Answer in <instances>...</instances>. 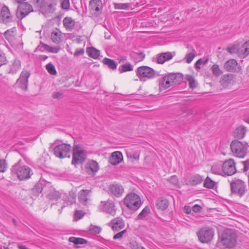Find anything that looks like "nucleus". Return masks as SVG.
Listing matches in <instances>:
<instances>
[{
	"label": "nucleus",
	"instance_id": "864d4df0",
	"mask_svg": "<svg viewBox=\"0 0 249 249\" xmlns=\"http://www.w3.org/2000/svg\"><path fill=\"white\" fill-rule=\"evenodd\" d=\"M46 49L49 52L53 53H57L58 52V51H59V49L57 47H50L48 45H46Z\"/></svg>",
	"mask_w": 249,
	"mask_h": 249
},
{
	"label": "nucleus",
	"instance_id": "a211bd4d",
	"mask_svg": "<svg viewBox=\"0 0 249 249\" xmlns=\"http://www.w3.org/2000/svg\"><path fill=\"white\" fill-rule=\"evenodd\" d=\"M99 170V165L97 161L91 160L86 165V172L89 175H94Z\"/></svg>",
	"mask_w": 249,
	"mask_h": 249
},
{
	"label": "nucleus",
	"instance_id": "774afa93",
	"mask_svg": "<svg viewBox=\"0 0 249 249\" xmlns=\"http://www.w3.org/2000/svg\"><path fill=\"white\" fill-rule=\"evenodd\" d=\"M74 214H75V216L79 219L81 218L83 216V215L82 214V212L80 211H76L75 212Z\"/></svg>",
	"mask_w": 249,
	"mask_h": 249
},
{
	"label": "nucleus",
	"instance_id": "ddd939ff",
	"mask_svg": "<svg viewBox=\"0 0 249 249\" xmlns=\"http://www.w3.org/2000/svg\"><path fill=\"white\" fill-rule=\"evenodd\" d=\"M86 159V154L83 150H80L77 145L73 148L72 164L76 165L82 163Z\"/></svg>",
	"mask_w": 249,
	"mask_h": 249
},
{
	"label": "nucleus",
	"instance_id": "aec40b11",
	"mask_svg": "<svg viewBox=\"0 0 249 249\" xmlns=\"http://www.w3.org/2000/svg\"><path fill=\"white\" fill-rule=\"evenodd\" d=\"M109 190L112 195L117 197L122 196L124 193V188L118 184H110L109 186Z\"/></svg>",
	"mask_w": 249,
	"mask_h": 249
},
{
	"label": "nucleus",
	"instance_id": "338daca9",
	"mask_svg": "<svg viewBox=\"0 0 249 249\" xmlns=\"http://www.w3.org/2000/svg\"><path fill=\"white\" fill-rule=\"evenodd\" d=\"M203 61L201 59H198L195 64L196 68V69H200V65L202 64Z\"/></svg>",
	"mask_w": 249,
	"mask_h": 249
},
{
	"label": "nucleus",
	"instance_id": "473e14b6",
	"mask_svg": "<svg viewBox=\"0 0 249 249\" xmlns=\"http://www.w3.org/2000/svg\"><path fill=\"white\" fill-rule=\"evenodd\" d=\"M87 53L89 57L93 58L94 59H96L100 55V51L93 48L90 47L88 48L87 49Z\"/></svg>",
	"mask_w": 249,
	"mask_h": 249
},
{
	"label": "nucleus",
	"instance_id": "20e7f679",
	"mask_svg": "<svg viewBox=\"0 0 249 249\" xmlns=\"http://www.w3.org/2000/svg\"><path fill=\"white\" fill-rule=\"evenodd\" d=\"M231 193L240 197H242L247 192L246 183L240 179L235 178L230 183Z\"/></svg>",
	"mask_w": 249,
	"mask_h": 249
},
{
	"label": "nucleus",
	"instance_id": "603ef678",
	"mask_svg": "<svg viewBox=\"0 0 249 249\" xmlns=\"http://www.w3.org/2000/svg\"><path fill=\"white\" fill-rule=\"evenodd\" d=\"M6 167L5 160H0V172H4L6 171Z\"/></svg>",
	"mask_w": 249,
	"mask_h": 249
},
{
	"label": "nucleus",
	"instance_id": "2f4dec72",
	"mask_svg": "<svg viewBox=\"0 0 249 249\" xmlns=\"http://www.w3.org/2000/svg\"><path fill=\"white\" fill-rule=\"evenodd\" d=\"M16 29L14 27L10 30H7L4 33V36L5 38L9 42H12L14 40L16 35Z\"/></svg>",
	"mask_w": 249,
	"mask_h": 249
},
{
	"label": "nucleus",
	"instance_id": "ea45409f",
	"mask_svg": "<svg viewBox=\"0 0 249 249\" xmlns=\"http://www.w3.org/2000/svg\"><path fill=\"white\" fill-rule=\"evenodd\" d=\"M61 194L58 191H53L48 195V198L51 200H57L60 197Z\"/></svg>",
	"mask_w": 249,
	"mask_h": 249
},
{
	"label": "nucleus",
	"instance_id": "72a5a7b5",
	"mask_svg": "<svg viewBox=\"0 0 249 249\" xmlns=\"http://www.w3.org/2000/svg\"><path fill=\"white\" fill-rule=\"evenodd\" d=\"M202 180L203 178L202 177L199 175L197 174L192 176L189 179V183L191 185L194 186L200 183Z\"/></svg>",
	"mask_w": 249,
	"mask_h": 249
},
{
	"label": "nucleus",
	"instance_id": "9b49d317",
	"mask_svg": "<svg viewBox=\"0 0 249 249\" xmlns=\"http://www.w3.org/2000/svg\"><path fill=\"white\" fill-rule=\"evenodd\" d=\"M31 75L29 71L23 70L20 74L19 78L16 82L17 87L22 90L26 91L28 89V78Z\"/></svg>",
	"mask_w": 249,
	"mask_h": 249
},
{
	"label": "nucleus",
	"instance_id": "6ab92c4d",
	"mask_svg": "<svg viewBox=\"0 0 249 249\" xmlns=\"http://www.w3.org/2000/svg\"><path fill=\"white\" fill-rule=\"evenodd\" d=\"M170 74L164 76L159 84L160 90L166 89L174 85Z\"/></svg>",
	"mask_w": 249,
	"mask_h": 249
},
{
	"label": "nucleus",
	"instance_id": "f257e3e1",
	"mask_svg": "<svg viewBox=\"0 0 249 249\" xmlns=\"http://www.w3.org/2000/svg\"><path fill=\"white\" fill-rule=\"evenodd\" d=\"M237 236L235 232L231 229L224 230L217 243V246L220 248H232L236 243Z\"/></svg>",
	"mask_w": 249,
	"mask_h": 249
},
{
	"label": "nucleus",
	"instance_id": "b1692460",
	"mask_svg": "<svg viewBox=\"0 0 249 249\" xmlns=\"http://www.w3.org/2000/svg\"><path fill=\"white\" fill-rule=\"evenodd\" d=\"M21 67V63L19 60L15 59L11 64L9 66L8 69L7 70L8 73L14 74L19 70Z\"/></svg>",
	"mask_w": 249,
	"mask_h": 249
},
{
	"label": "nucleus",
	"instance_id": "a878e982",
	"mask_svg": "<svg viewBox=\"0 0 249 249\" xmlns=\"http://www.w3.org/2000/svg\"><path fill=\"white\" fill-rule=\"evenodd\" d=\"M64 27L68 31H71L75 25L74 20L71 17H65L63 20Z\"/></svg>",
	"mask_w": 249,
	"mask_h": 249
},
{
	"label": "nucleus",
	"instance_id": "4be33fe9",
	"mask_svg": "<svg viewBox=\"0 0 249 249\" xmlns=\"http://www.w3.org/2000/svg\"><path fill=\"white\" fill-rule=\"evenodd\" d=\"M122 154L120 151H115L111 154L109 158V163L113 165L119 164L123 160Z\"/></svg>",
	"mask_w": 249,
	"mask_h": 249
},
{
	"label": "nucleus",
	"instance_id": "f704fd0d",
	"mask_svg": "<svg viewBox=\"0 0 249 249\" xmlns=\"http://www.w3.org/2000/svg\"><path fill=\"white\" fill-rule=\"evenodd\" d=\"M69 241L76 245H83L87 244L88 242V241L84 238L75 237H70Z\"/></svg>",
	"mask_w": 249,
	"mask_h": 249
},
{
	"label": "nucleus",
	"instance_id": "412c9836",
	"mask_svg": "<svg viewBox=\"0 0 249 249\" xmlns=\"http://www.w3.org/2000/svg\"><path fill=\"white\" fill-rule=\"evenodd\" d=\"M110 225L111 226L112 230L115 231L122 229L124 226V220L119 217L113 219L111 221Z\"/></svg>",
	"mask_w": 249,
	"mask_h": 249
},
{
	"label": "nucleus",
	"instance_id": "cd10ccee",
	"mask_svg": "<svg viewBox=\"0 0 249 249\" xmlns=\"http://www.w3.org/2000/svg\"><path fill=\"white\" fill-rule=\"evenodd\" d=\"M89 193V190H82L80 191L78 194V199L79 201L84 205H86L88 200V195Z\"/></svg>",
	"mask_w": 249,
	"mask_h": 249
},
{
	"label": "nucleus",
	"instance_id": "052dcab7",
	"mask_svg": "<svg viewBox=\"0 0 249 249\" xmlns=\"http://www.w3.org/2000/svg\"><path fill=\"white\" fill-rule=\"evenodd\" d=\"M244 165L243 171L246 172L249 169V160H247L244 161H242Z\"/></svg>",
	"mask_w": 249,
	"mask_h": 249
},
{
	"label": "nucleus",
	"instance_id": "c03bdc74",
	"mask_svg": "<svg viewBox=\"0 0 249 249\" xmlns=\"http://www.w3.org/2000/svg\"><path fill=\"white\" fill-rule=\"evenodd\" d=\"M150 209L148 207L146 206L137 216L138 219H142L145 217L149 213Z\"/></svg>",
	"mask_w": 249,
	"mask_h": 249
},
{
	"label": "nucleus",
	"instance_id": "9d476101",
	"mask_svg": "<svg viewBox=\"0 0 249 249\" xmlns=\"http://www.w3.org/2000/svg\"><path fill=\"white\" fill-rule=\"evenodd\" d=\"M33 11V6L31 4L28 2H23L19 4L17 8V17L18 19L21 20Z\"/></svg>",
	"mask_w": 249,
	"mask_h": 249
},
{
	"label": "nucleus",
	"instance_id": "5701e85b",
	"mask_svg": "<svg viewBox=\"0 0 249 249\" xmlns=\"http://www.w3.org/2000/svg\"><path fill=\"white\" fill-rule=\"evenodd\" d=\"M239 46V42L235 41L233 43L230 44L226 49V50L231 54H236L238 56H243V53L238 51Z\"/></svg>",
	"mask_w": 249,
	"mask_h": 249
},
{
	"label": "nucleus",
	"instance_id": "f8f14e48",
	"mask_svg": "<svg viewBox=\"0 0 249 249\" xmlns=\"http://www.w3.org/2000/svg\"><path fill=\"white\" fill-rule=\"evenodd\" d=\"M15 18L10 12L7 6H3L0 12V22L5 24H10L15 22Z\"/></svg>",
	"mask_w": 249,
	"mask_h": 249
},
{
	"label": "nucleus",
	"instance_id": "1a4fd4ad",
	"mask_svg": "<svg viewBox=\"0 0 249 249\" xmlns=\"http://www.w3.org/2000/svg\"><path fill=\"white\" fill-rule=\"evenodd\" d=\"M136 74L140 80H144V78H153L155 75V71L148 66H141L137 69Z\"/></svg>",
	"mask_w": 249,
	"mask_h": 249
},
{
	"label": "nucleus",
	"instance_id": "a19ab883",
	"mask_svg": "<svg viewBox=\"0 0 249 249\" xmlns=\"http://www.w3.org/2000/svg\"><path fill=\"white\" fill-rule=\"evenodd\" d=\"M204 187L207 188L213 189L215 185V182L207 177L204 182Z\"/></svg>",
	"mask_w": 249,
	"mask_h": 249
},
{
	"label": "nucleus",
	"instance_id": "f3484780",
	"mask_svg": "<svg viewBox=\"0 0 249 249\" xmlns=\"http://www.w3.org/2000/svg\"><path fill=\"white\" fill-rule=\"evenodd\" d=\"M234 77V74L231 73H227L223 75L219 80L220 85L224 88H227L232 84Z\"/></svg>",
	"mask_w": 249,
	"mask_h": 249
},
{
	"label": "nucleus",
	"instance_id": "0e129e2a",
	"mask_svg": "<svg viewBox=\"0 0 249 249\" xmlns=\"http://www.w3.org/2000/svg\"><path fill=\"white\" fill-rule=\"evenodd\" d=\"M192 210L195 212H199L201 210V207L199 205L196 204L193 207Z\"/></svg>",
	"mask_w": 249,
	"mask_h": 249
},
{
	"label": "nucleus",
	"instance_id": "c85d7f7f",
	"mask_svg": "<svg viewBox=\"0 0 249 249\" xmlns=\"http://www.w3.org/2000/svg\"><path fill=\"white\" fill-rule=\"evenodd\" d=\"M168 205L169 203L168 200L163 197L158 199L156 203L157 207L161 210L166 209L168 207Z\"/></svg>",
	"mask_w": 249,
	"mask_h": 249
},
{
	"label": "nucleus",
	"instance_id": "f03ea898",
	"mask_svg": "<svg viewBox=\"0 0 249 249\" xmlns=\"http://www.w3.org/2000/svg\"><path fill=\"white\" fill-rule=\"evenodd\" d=\"M21 160L15 164L11 168V174L15 176L20 180L28 179L31 175V169L26 165H22L20 164Z\"/></svg>",
	"mask_w": 249,
	"mask_h": 249
},
{
	"label": "nucleus",
	"instance_id": "c9c22d12",
	"mask_svg": "<svg viewBox=\"0 0 249 249\" xmlns=\"http://www.w3.org/2000/svg\"><path fill=\"white\" fill-rule=\"evenodd\" d=\"M103 62L105 65L107 66L109 69L112 70L116 69L117 64L113 60L108 58H105L103 60Z\"/></svg>",
	"mask_w": 249,
	"mask_h": 249
},
{
	"label": "nucleus",
	"instance_id": "49530a36",
	"mask_svg": "<svg viewBox=\"0 0 249 249\" xmlns=\"http://www.w3.org/2000/svg\"><path fill=\"white\" fill-rule=\"evenodd\" d=\"M46 69L50 74L52 75H55L56 74V71L54 66L52 63L47 64L46 65Z\"/></svg>",
	"mask_w": 249,
	"mask_h": 249
},
{
	"label": "nucleus",
	"instance_id": "c756f323",
	"mask_svg": "<svg viewBox=\"0 0 249 249\" xmlns=\"http://www.w3.org/2000/svg\"><path fill=\"white\" fill-rule=\"evenodd\" d=\"M89 5L91 9L98 12L102 7V1L101 0H90Z\"/></svg>",
	"mask_w": 249,
	"mask_h": 249
},
{
	"label": "nucleus",
	"instance_id": "13d9d810",
	"mask_svg": "<svg viewBox=\"0 0 249 249\" xmlns=\"http://www.w3.org/2000/svg\"><path fill=\"white\" fill-rule=\"evenodd\" d=\"M84 53V50L82 48L78 49L74 53V55L76 57L83 55Z\"/></svg>",
	"mask_w": 249,
	"mask_h": 249
},
{
	"label": "nucleus",
	"instance_id": "4468645a",
	"mask_svg": "<svg viewBox=\"0 0 249 249\" xmlns=\"http://www.w3.org/2000/svg\"><path fill=\"white\" fill-rule=\"evenodd\" d=\"M223 173L227 176H232L236 173L235 162L233 159H230L225 161L222 165Z\"/></svg>",
	"mask_w": 249,
	"mask_h": 249
},
{
	"label": "nucleus",
	"instance_id": "09e8293b",
	"mask_svg": "<svg viewBox=\"0 0 249 249\" xmlns=\"http://www.w3.org/2000/svg\"><path fill=\"white\" fill-rule=\"evenodd\" d=\"M168 181L176 187L179 186L178 178L175 175L171 177L170 178L168 179Z\"/></svg>",
	"mask_w": 249,
	"mask_h": 249
},
{
	"label": "nucleus",
	"instance_id": "a18cd8bd",
	"mask_svg": "<svg viewBox=\"0 0 249 249\" xmlns=\"http://www.w3.org/2000/svg\"><path fill=\"white\" fill-rule=\"evenodd\" d=\"M132 57L136 62H140L143 60L145 54L142 52L135 53L132 54Z\"/></svg>",
	"mask_w": 249,
	"mask_h": 249
},
{
	"label": "nucleus",
	"instance_id": "dca6fc26",
	"mask_svg": "<svg viewBox=\"0 0 249 249\" xmlns=\"http://www.w3.org/2000/svg\"><path fill=\"white\" fill-rule=\"evenodd\" d=\"M224 68L227 71L232 72H239L241 70V67L238 66L237 61L233 59L227 61L224 65Z\"/></svg>",
	"mask_w": 249,
	"mask_h": 249
},
{
	"label": "nucleus",
	"instance_id": "393cba45",
	"mask_svg": "<svg viewBox=\"0 0 249 249\" xmlns=\"http://www.w3.org/2000/svg\"><path fill=\"white\" fill-rule=\"evenodd\" d=\"M173 56L171 52H166L159 54L157 56V63L159 64H163L165 61L171 59Z\"/></svg>",
	"mask_w": 249,
	"mask_h": 249
},
{
	"label": "nucleus",
	"instance_id": "69168bd1",
	"mask_svg": "<svg viewBox=\"0 0 249 249\" xmlns=\"http://www.w3.org/2000/svg\"><path fill=\"white\" fill-rule=\"evenodd\" d=\"M51 36H52V39L53 42H56L58 41L57 33H56V32L52 33Z\"/></svg>",
	"mask_w": 249,
	"mask_h": 249
},
{
	"label": "nucleus",
	"instance_id": "680f3d73",
	"mask_svg": "<svg viewBox=\"0 0 249 249\" xmlns=\"http://www.w3.org/2000/svg\"><path fill=\"white\" fill-rule=\"evenodd\" d=\"M128 158L132 159L135 160H138L139 159V156L137 153H134L132 155L127 154Z\"/></svg>",
	"mask_w": 249,
	"mask_h": 249
},
{
	"label": "nucleus",
	"instance_id": "7ed1b4c3",
	"mask_svg": "<svg viewBox=\"0 0 249 249\" xmlns=\"http://www.w3.org/2000/svg\"><path fill=\"white\" fill-rule=\"evenodd\" d=\"M230 146L232 154L236 157L244 158L248 153L249 145L246 142L233 140L231 142Z\"/></svg>",
	"mask_w": 249,
	"mask_h": 249
},
{
	"label": "nucleus",
	"instance_id": "8fccbe9b",
	"mask_svg": "<svg viewBox=\"0 0 249 249\" xmlns=\"http://www.w3.org/2000/svg\"><path fill=\"white\" fill-rule=\"evenodd\" d=\"M8 60L4 53H0V67L3 65L6 64Z\"/></svg>",
	"mask_w": 249,
	"mask_h": 249
},
{
	"label": "nucleus",
	"instance_id": "6e6552de",
	"mask_svg": "<svg viewBox=\"0 0 249 249\" xmlns=\"http://www.w3.org/2000/svg\"><path fill=\"white\" fill-rule=\"evenodd\" d=\"M71 146L68 144L63 143L56 146L53 149L54 154L59 158L70 157Z\"/></svg>",
	"mask_w": 249,
	"mask_h": 249
},
{
	"label": "nucleus",
	"instance_id": "3c124183",
	"mask_svg": "<svg viewBox=\"0 0 249 249\" xmlns=\"http://www.w3.org/2000/svg\"><path fill=\"white\" fill-rule=\"evenodd\" d=\"M61 5L62 9L68 10L70 6V0H62Z\"/></svg>",
	"mask_w": 249,
	"mask_h": 249
},
{
	"label": "nucleus",
	"instance_id": "bf43d9fd",
	"mask_svg": "<svg viewBox=\"0 0 249 249\" xmlns=\"http://www.w3.org/2000/svg\"><path fill=\"white\" fill-rule=\"evenodd\" d=\"M53 97L54 99H61L63 97V94L62 92H55L53 94Z\"/></svg>",
	"mask_w": 249,
	"mask_h": 249
},
{
	"label": "nucleus",
	"instance_id": "5fc2aeb1",
	"mask_svg": "<svg viewBox=\"0 0 249 249\" xmlns=\"http://www.w3.org/2000/svg\"><path fill=\"white\" fill-rule=\"evenodd\" d=\"M238 51L241 52V53H243V56H239L241 58H245L247 55L248 53L247 52H245V48H243V44L242 46H240V44L239 43V46L238 48Z\"/></svg>",
	"mask_w": 249,
	"mask_h": 249
},
{
	"label": "nucleus",
	"instance_id": "bb28decb",
	"mask_svg": "<svg viewBox=\"0 0 249 249\" xmlns=\"http://www.w3.org/2000/svg\"><path fill=\"white\" fill-rule=\"evenodd\" d=\"M246 132V128L243 125H240L236 128L234 132V137L240 139L244 137Z\"/></svg>",
	"mask_w": 249,
	"mask_h": 249
},
{
	"label": "nucleus",
	"instance_id": "39448f33",
	"mask_svg": "<svg viewBox=\"0 0 249 249\" xmlns=\"http://www.w3.org/2000/svg\"><path fill=\"white\" fill-rule=\"evenodd\" d=\"M124 203L130 210L135 211L140 207L142 202L138 195L130 193L125 197Z\"/></svg>",
	"mask_w": 249,
	"mask_h": 249
},
{
	"label": "nucleus",
	"instance_id": "423d86ee",
	"mask_svg": "<svg viewBox=\"0 0 249 249\" xmlns=\"http://www.w3.org/2000/svg\"><path fill=\"white\" fill-rule=\"evenodd\" d=\"M31 2L44 15L52 13L55 10V4L48 3L45 0H31Z\"/></svg>",
	"mask_w": 249,
	"mask_h": 249
},
{
	"label": "nucleus",
	"instance_id": "4d7b16f0",
	"mask_svg": "<svg viewBox=\"0 0 249 249\" xmlns=\"http://www.w3.org/2000/svg\"><path fill=\"white\" fill-rule=\"evenodd\" d=\"M126 232V230H123V231H120L118 233H117V234H116L114 236H113V239L114 240H116V239H120L122 237H123V234Z\"/></svg>",
	"mask_w": 249,
	"mask_h": 249
},
{
	"label": "nucleus",
	"instance_id": "7c9ffc66",
	"mask_svg": "<svg viewBox=\"0 0 249 249\" xmlns=\"http://www.w3.org/2000/svg\"><path fill=\"white\" fill-rule=\"evenodd\" d=\"M184 79L188 82L189 88L192 89L197 86V82L193 76L189 74L185 75Z\"/></svg>",
	"mask_w": 249,
	"mask_h": 249
},
{
	"label": "nucleus",
	"instance_id": "2eb2a0df",
	"mask_svg": "<svg viewBox=\"0 0 249 249\" xmlns=\"http://www.w3.org/2000/svg\"><path fill=\"white\" fill-rule=\"evenodd\" d=\"M99 210L101 212H105L114 216L116 212L114 202L112 200H108L107 201H101Z\"/></svg>",
	"mask_w": 249,
	"mask_h": 249
},
{
	"label": "nucleus",
	"instance_id": "0eeeda50",
	"mask_svg": "<svg viewBox=\"0 0 249 249\" xmlns=\"http://www.w3.org/2000/svg\"><path fill=\"white\" fill-rule=\"evenodd\" d=\"M197 235L199 240L202 243H208L213 239L214 231L212 228L205 227L199 230Z\"/></svg>",
	"mask_w": 249,
	"mask_h": 249
},
{
	"label": "nucleus",
	"instance_id": "e2e57ef3",
	"mask_svg": "<svg viewBox=\"0 0 249 249\" xmlns=\"http://www.w3.org/2000/svg\"><path fill=\"white\" fill-rule=\"evenodd\" d=\"M245 48V52H247L248 55L249 54V40L243 44V48Z\"/></svg>",
	"mask_w": 249,
	"mask_h": 249
},
{
	"label": "nucleus",
	"instance_id": "37998d69",
	"mask_svg": "<svg viewBox=\"0 0 249 249\" xmlns=\"http://www.w3.org/2000/svg\"><path fill=\"white\" fill-rule=\"evenodd\" d=\"M196 56L195 50L193 49L192 51L187 53L184 58L186 62L188 64L190 63Z\"/></svg>",
	"mask_w": 249,
	"mask_h": 249
},
{
	"label": "nucleus",
	"instance_id": "de8ad7c7",
	"mask_svg": "<svg viewBox=\"0 0 249 249\" xmlns=\"http://www.w3.org/2000/svg\"><path fill=\"white\" fill-rule=\"evenodd\" d=\"M89 231L93 234H98L101 231V228L97 226L91 224L89 227Z\"/></svg>",
	"mask_w": 249,
	"mask_h": 249
},
{
	"label": "nucleus",
	"instance_id": "4c0bfd02",
	"mask_svg": "<svg viewBox=\"0 0 249 249\" xmlns=\"http://www.w3.org/2000/svg\"><path fill=\"white\" fill-rule=\"evenodd\" d=\"M170 75L172 78L174 85L179 83L183 79L182 76L180 73L170 74Z\"/></svg>",
	"mask_w": 249,
	"mask_h": 249
},
{
	"label": "nucleus",
	"instance_id": "58836bf2",
	"mask_svg": "<svg viewBox=\"0 0 249 249\" xmlns=\"http://www.w3.org/2000/svg\"><path fill=\"white\" fill-rule=\"evenodd\" d=\"M133 66L130 63L122 65L119 68V71L120 73L133 71Z\"/></svg>",
	"mask_w": 249,
	"mask_h": 249
},
{
	"label": "nucleus",
	"instance_id": "6e6d98bb",
	"mask_svg": "<svg viewBox=\"0 0 249 249\" xmlns=\"http://www.w3.org/2000/svg\"><path fill=\"white\" fill-rule=\"evenodd\" d=\"M42 190V187H41V184H36L35 186V187L33 189V191L35 193V191L36 192L37 194L41 193Z\"/></svg>",
	"mask_w": 249,
	"mask_h": 249
},
{
	"label": "nucleus",
	"instance_id": "e433bc0d",
	"mask_svg": "<svg viewBox=\"0 0 249 249\" xmlns=\"http://www.w3.org/2000/svg\"><path fill=\"white\" fill-rule=\"evenodd\" d=\"M213 75L216 77L219 76L223 73V71L219 68L217 64H213L211 68Z\"/></svg>",
	"mask_w": 249,
	"mask_h": 249
},
{
	"label": "nucleus",
	"instance_id": "79ce46f5",
	"mask_svg": "<svg viewBox=\"0 0 249 249\" xmlns=\"http://www.w3.org/2000/svg\"><path fill=\"white\" fill-rule=\"evenodd\" d=\"M132 4L130 3H115L114 8L115 9H128L131 8Z\"/></svg>",
	"mask_w": 249,
	"mask_h": 249
}]
</instances>
